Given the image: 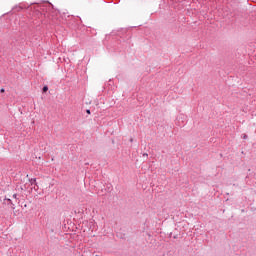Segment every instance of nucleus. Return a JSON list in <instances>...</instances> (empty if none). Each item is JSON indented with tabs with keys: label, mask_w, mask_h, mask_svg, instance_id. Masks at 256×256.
Instances as JSON below:
<instances>
[{
	"label": "nucleus",
	"mask_w": 256,
	"mask_h": 256,
	"mask_svg": "<svg viewBox=\"0 0 256 256\" xmlns=\"http://www.w3.org/2000/svg\"><path fill=\"white\" fill-rule=\"evenodd\" d=\"M2 205H7L13 211H15V203H13V200H11L10 198H7V196L4 197Z\"/></svg>",
	"instance_id": "obj_1"
},
{
	"label": "nucleus",
	"mask_w": 256,
	"mask_h": 256,
	"mask_svg": "<svg viewBox=\"0 0 256 256\" xmlns=\"http://www.w3.org/2000/svg\"><path fill=\"white\" fill-rule=\"evenodd\" d=\"M29 181L31 185H37V178H31Z\"/></svg>",
	"instance_id": "obj_3"
},
{
	"label": "nucleus",
	"mask_w": 256,
	"mask_h": 256,
	"mask_svg": "<svg viewBox=\"0 0 256 256\" xmlns=\"http://www.w3.org/2000/svg\"><path fill=\"white\" fill-rule=\"evenodd\" d=\"M0 93H5V90L2 88V89L0 90Z\"/></svg>",
	"instance_id": "obj_8"
},
{
	"label": "nucleus",
	"mask_w": 256,
	"mask_h": 256,
	"mask_svg": "<svg viewBox=\"0 0 256 256\" xmlns=\"http://www.w3.org/2000/svg\"><path fill=\"white\" fill-rule=\"evenodd\" d=\"M56 23H57L56 20H52V21L50 22V25H56Z\"/></svg>",
	"instance_id": "obj_6"
},
{
	"label": "nucleus",
	"mask_w": 256,
	"mask_h": 256,
	"mask_svg": "<svg viewBox=\"0 0 256 256\" xmlns=\"http://www.w3.org/2000/svg\"><path fill=\"white\" fill-rule=\"evenodd\" d=\"M13 199H15L16 203H20L21 200H19V195L17 193L12 195Z\"/></svg>",
	"instance_id": "obj_2"
},
{
	"label": "nucleus",
	"mask_w": 256,
	"mask_h": 256,
	"mask_svg": "<svg viewBox=\"0 0 256 256\" xmlns=\"http://www.w3.org/2000/svg\"><path fill=\"white\" fill-rule=\"evenodd\" d=\"M244 139H247V135H244Z\"/></svg>",
	"instance_id": "obj_9"
},
{
	"label": "nucleus",
	"mask_w": 256,
	"mask_h": 256,
	"mask_svg": "<svg viewBox=\"0 0 256 256\" xmlns=\"http://www.w3.org/2000/svg\"><path fill=\"white\" fill-rule=\"evenodd\" d=\"M86 113L88 114V115H91V110H86Z\"/></svg>",
	"instance_id": "obj_7"
},
{
	"label": "nucleus",
	"mask_w": 256,
	"mask_h": 256,
	"mask_svg": "<svg viewBox=\"0 0 256 256\" xmlns=\"http://www.w3.org/2000/svg\"><path fill=\"white\" fill-rule=\"evenodd\" d=\"M15 11H23V7L22 6H16L15 8Z\"/></svg>",
	"instance_id": "obj_4"
},
{
	"label": "nucleus",
	"mask_w": 256,
	"mask_h": 256,
	"mask_svg": "<svg viewBox=\"0 0 256 256\" xmlns=\"http://www.w3.org/2000/svg\"><path fill=\"white\" fill-rule=\"evenodd\" d=\"M43 93H47V91H49V87L47 86H44L43 89H42Z\"/></svg>",
	"instance_id": "obj_5"
}]
</instances>
